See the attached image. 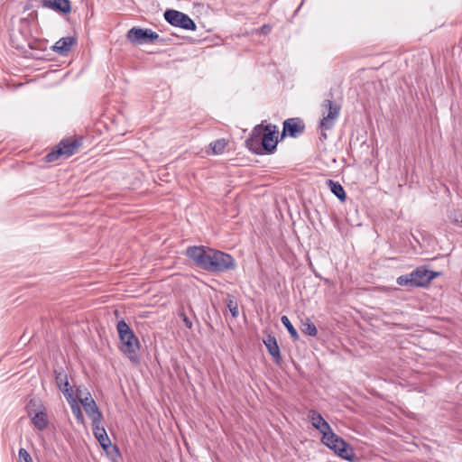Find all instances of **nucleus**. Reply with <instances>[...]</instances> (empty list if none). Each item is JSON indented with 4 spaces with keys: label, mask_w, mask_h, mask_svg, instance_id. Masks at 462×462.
<instances>
[{
    "label": "nucleus",
    "mask_w": 462,
    "mask_h": 462,
    "mask_svg": "<svg viewBox=\"0 0 462 462\" xmlns=\"http://www.w3.org/2000/svg\"><path fill=\"white\" fill-rule=\"evenodd\" d=\"M278 129L273 125H256L251 136L245 141L248 149L255 153H262V151L273 152L277 146Z\"/></svg>",
    "instance_id": "f257e3e1"
},
{
    "label": "nucleus",
    "mask_w": 462,
    "mask_h": 462,
    "mask_svg": "<svg viewBox=\"0 0 462 462\" xmlns=\"http://www.w3.org/2000/svg\"><path fill=\"white\" fill-rule=\"evenodd\" d=\"M116 330L120 339V350L130 361L137 362V352L140 349V342L134 335L133 329L124 320H119L116 324Z\"/></svg>",
    "instance_id": "f03ea898"
},
{
    "label": "nucleus",
    "mask_w": 462,
    "mask_h": 462,
    "mask_svg": "<svg viewBox=\"0 0 462 462\" xmlns=\"http://www.w3.org/2000/svg\"><path fill=\"white\" fill-rule=\"evenodd\" d=\"M322 443L328 448L333 450L335 454L347 461H353L355 458V452L353 448L347 444L342 438L333 432L328 431L326 436L321 438Z\"/></svg>",
    "instance_id": "7ed1b4c3"
},
{
    "label": "nucleus",
    "mask_w": 462,
    "mask_h": 462,
    "mask_svg": "<svg viewBox=\"0 0 462 462\" xmlns=\"http://www.w3.org/2000/svg\"><path fill=\"white\" fill-rule=\"evenodd\" d=\"M322 108V119L319 123L321 129V135L324 139L327 138L326 131L330 130L335 125L340 114V106L332 102L329 99L323 101L321 105Z\"/></svg>",
    "instance_id": "20e7f679"
},
{
    "label": "nucleus",
    "mask_w": 462,
    "mask_h": 462,
    "mask_svg": "<svg viewBox=\"0 0 462 462\" xmlns=\"http://www.w3.org/2000/svg\"><path fill=\"white\" fill-rule=\"evenodd\" d=\"M80 144L81 143L76 139L63 140L57 146L56 150H53L45 156V161L52 162L60 158L67 159L77 152Z\"/></svg>",
    "instance_id": "39448f33"
},
{
    "label": "nucleus",
    "mask_w": 462,
    "mask_h": 462,
    "mask_svg": "<svg viewBox=\"0 0 462 462\" xmlns=\"http://www.w3.org/2000/svg\"><path fill=\"white\" fill-rule=\"evenodd\" d=\"M212 250L213 248L206 246H189L187 248L186 255L199 268L209 272Z\"/></svg>",
    "instance_id": "423d86ee"
},
{
    "label": "nucleus",
    "mask_w": 462,
    "mask_h": 462,
    "mask_svg": "<svg viewBox=\"0 0 462 462\" xmlns=\"http://www.w3.org/2000/svg\"><path fill=\"white\" fill-rule=\"evenodd\" d=\"M210 273H223L236 267L235 259L228 254L213 249L211 253Z\"/></svg>",
    "instance_id": "0eeeda50"
},
{
    "label": "nucleus",
    "mask_w": 462,
    "mask_h": 462,
    "mask_svg": "<svg viewBox=\"0 0 462 462\" xmlns=\"http://www.w3.org/2000/svg\"><path fill=\"white\" fill-rule=\"evenodd\" d=\"M164 19L172 26L185 30H196L194 21L186 14L177 10L170 9L165 11Z\"/></svg>",
    "instance_id": "6e6552de"
},
{
    "label": "nucleus",
    "mask_w": 462,
    "mask_h": 462,
    "mask_svg": "<svg viewBox=\"0 0 462 462\" xmlns=\"http://www.w3.org/2000/svg\"><path fill=\"white\" fill-rule=\"evenodd\" d=\"M159 38V34L151 29L134 27L127 32V39L134 44L152 42Z\"/></svg>",
    "instance_id": "1a4fd4ad"
},
{
    "label": "nucleus",
    "mask_w": 462,
    "mask_h": 462,
    "mask_svg": "<svg viewBox=\"0 0 462 462\" xmlns=\"http://www.w3.org/2000/svg\"><path fill=\"white\" fill-rule=\"evenodd\" d=\"M92 430L95 438L99 442L100 446L107 454H110V449L115 453V456H118V449L116 446H112L111 440L107 436V433L101 424H92Z\"/></svg>",
    "instance_id": "9d476101"
},
{
    "label": "nucleus",
    "mask_w": 462,
    "mask_h": 462,
    "mask_svg": "<svg viewBox=\"0 0 462 462\" xmlns=\"http://www.w3.org/2000/svg\"><path fill=\"white\" fill-rule=\"evenodd\" d=\"M309 420L311 425L318 430L322 436H326L328 431H331L332 429L330 425L324 420L322 415L315 410H310L308 414Z\"/></svg>",
    "instance_id": "9b49d317"
},
{
    "label": "nucleus",
    "mask_w": 462,
    "mask_h": 462,
    "mask_svg": "<svg viewBox=\"0 0 462 462\" xmlns=\"http://www.w3.org/2000/svg\"><path fill=\"white\" fill-rule=\"evenodd\" d=\"M304 130V125L296 118H289L283 122V134L296 137Z\"/></svg>",
    "instance_id": "f8f14e48"
},
{
    "label": "nucleus",
    "mask_w": 462,
    "mask_h": 462,
    "mask_svg": "<svg viewBox=\"0 0 462 462\" xmlns=\"http://www.w3.org/2000/svg\"><path fill=\"white\" fill-rule=\"evenodd\" d=\"M414 287H425L430 283L429 270L419 267L411 273Z\"/></svg>",
    "instance_id": "ddd939ff"
},
{
    "label": "nucleus",
    "mask_w": 462,
    "mask_h": 462,
    "mask_svg": "<svg viewBox=\"0 0 462 462\" xmlns=\"http://www.w3.org/2000/svg\"><path fill=\"white\" fill-rule=\"evenodd\" d=\"M76 43L74 37L67 36L60 39L53 45L52 50L54 52L64 55L70 51L71 47Z\"/></svg>",
    "instance_id": "4468645a"
},
{
    "label": "nucleus",
    "mask_w": 462,
    "mask_h": 462,
    "mask_svg": "<svg viewBox=\"0 0 462 462\" xmlns=\"http://www.w3.org/2000/svg\"><path fill=\"white\" fill-rule=\"evenodd\" d=\"M32 401H31L30 404H32ZM28 409H31V405H29ZM29 416H32V422L36 429L39 430H43L48 425V417L46 412L43 410H41L32 414L31 410H28Z\"/></svg>",
    "instance_id": "2eb2a0df"
},
{
    "label": "nucleus",
    "mask_w": 462,
    "mask_h": 462,
    "mask_svg": "<svg viewBox=\"0 0 462 462\" xmlns=\"http://www.w3.org/2000/svg\"><path fill=\"white\" fill-rule=\"evenodd\" d=\"M263 343L269 352V354L273 356L276 363L281 361V354L280 348L278 346L277 341L274 337L269 335L265 339H263Z\"/></svg>",
    "instance_id": "dca6fc26"
},
{
    "label": "nucleus",
    "mask_w": 462,
    "mask_h": 462,
    "mask_svg": "<svg viewBox=\"0 0 462 462\" xmlns=\"http://www.w3.org/2000/svg\"><path fill=\"white\" fill-rule=\"evenodd\" d=\"M43 5L44 6L56 11H60L64 14L70 12L69 0H43Z\"/></svg>",
    "instance_id": "f3484780"
},
{
    "label": "nucleus",
    "mask_w": 462,
    "mask_h": 462,
    "mask_svg": "<svg viewBox=\"0 0 462 462\" xmlns=\"http://www.w3.org/2000/svg\"><path fill=\"white\" fill-rule=\"evenodd\" d=\"M84 410L88 418L91 420L92 424H101L103 415L99 411L96 402L90 403L89 406H86Z\"/></svg>",
    "instance_id": "a211bd4d"
},
{
    "label": "nucleus",
    "mask_w": 462,
    "mask_h": 462,
    "mask_svg": "<svg viewBox=\"0 0 462 462\" xmlns=\"http://www.w3.org/2000/svg\"><path fill=\"white\" fill-rule=\"evenodd\" d=\"M327 185L330 188L331 192L341 201L346 199V192L342 187V185L337 181L332 180H327Z\"/></svg>",
    "instance_id": "6ab92c4d"
},
{
    "label": "nucleus",
    "mask_w": 462,
    "mask_h": 462,
    "mask_svg": "<svg viewBox=\"0 0 462 462\" xmlns=\"http://www.w3.org/2000/svg\"><path fill=\"white\" fill-rule=\"evenodd\" d=\"M227 145V142L225 139H217L209 143V150L212 154H221Z\"/></svg>",
    "instance_id": "aec40b11"
},
{
    "label": "nucleus",
    "mask_w": 462,
    "mask_h": 462,
    "mask_svg": "<svg viewBox=\"0 0 462 462\" xmlns=\"http://www.w3.org/2000/svg\"><path fill=\"white\" fill-rule=\"evenodd\" d=\"M281 321H282V325L287 328L291 337L294 340H297L299 338V334H298L296 328L293 327V325L290 321L289 318L287 316H282Z\"/></svg>",
    "instance_id": "412c9836"
},
{
    "label": "nucleus",
    "mask_w": 462,
    "mask_h": 462,
    "mask_svg": "<svg viewBox=\"0 0 462 462\" xmlns=\"http://www.w3.org/2000/svg\"><path fill=\"white\" fill-rule=\"evenodd\" d=\"M72 413L74 414L77 421L80 424H84L85 419L81 411V408L77 401L74 402L69 403Z\"/></svg>",
    "instance_id": "4be33fe9"
},
{
    "label": "nucleus",
    "mask_w": 462,
    "mask_h": 462,
    "mask_svg": "<svg viewBox=\"0 0 462 462\" xmlns=\"http://www.w3.org/2000/svg\"><path fill=\"white\" fill-rule=\"evenodd\" d=\"M60 391L63 393V394H64V396L67 399L69 403H71V402H74L75 401H77L76 398L73 395V390L69 386V383L68 381H66L64 383V387H61Z\"/></svg>",
    "instance_id": "5701e85b"
},
{
    "label": "nucleus",
    "mask_w": 462,
    "mask_h": 462,
    "mask_svg": "<svg viewBox=\"0 0 462 462\" xmlns=\"http://www.w3.org/2000/svg\"><path fill=\"white\" fill-rule=\"evenodd\" d=\"M226 307L231 312L234 318H236L239 315L238 305L236 300L233 297H229L226 300Z\"/></svg>",
    "instance_id": "b1692460"
},
{
    "label": "nucleus",
    "mask_w": 462,
    "mask_h": 462,
    "mask_svg": "<svg viewBox=\"0 0 462 462\" xmlns=\"http://www.w3.org/2000/svg\"><path fill=\"white\" fill-rule=\"evenodd\" d=\"M302 332L306 335L315 337L318 333L316 326L310 320L303 324Z\"/></svg>",
    "instance_id": "393cba45"
},
{
    "label": "nucleus",
    "mask_w": 462,
    "mask_h": 462,
    "mask_svg": "<svg viewBox=\"0 0 462 462\" xmlns=\"http://www.w3.org/2000/svg\"><path fill=\"white\" fill-rule=\"evenodd\" d=\"M396 282L400 286L414 287L411 273L399 276L396 280Z\"/></svg>",
    "instance_id": "a878e982"
},
{
    "label": "nucleus",
    "mask_w": 462,
    "mask_h": 462,
    "mask_svg": "<svg viewBox=\"0 0 462 462\" xmlns=\"http://www.w3.org/2000/svg\"><path fill=\"white\" fill-rule=\"evenodd\" d=\"M18 456H19V462H32V458L31 455L23 448H21L19 449Z\"/></svg>",
    "instance_id": "bb28decb"
},
{
    "label": "nucleus",
    "mask_w": 462,
    "mask_h": 462,
    "mask_svg": "<svg viewBox=\"0 0 462 462\" xmlns=\"http://www.w3.org/2000/svg\"><path fill=\"white\" fill-rule=\"evenodd\" d=\"M66 381H68V378L65 374H62V373L57 374L56 382H57V384H58L60 390H61V387H64V383Z\"/></svg>",
    "instance_id": "cd10ccee"
},
{
    "label": "nucleus",
    "mask_w": 462,
    "mask_h": 462,
    "mask_svg": "<svg viewBox=\"0 0 462 462\" xmlns=\"http://www.w3.org/2000/svg\"><path fill=\"white\" fill-rule=\"evenodd\" d=\"M79 402L82 404L83 408H85L86 406H89L90 403L95 402V400L92 398L90 393H86Z\"/></svg>",
    "instance_id": "c85d7f7f"
},
{
    "label": "nucleus",
    "mask_w": 462,
    "mask_h": 462,
    "mask_svg": "<svg viewBox=\"0 0 462 462\" xmlns=\"http://www.w3.org/2000/svg\"><path fill=\"white\" fill-rule=\"evenodd\" d=\"M86 393H89V392L78 388L76 391V397H75L77 402L78 401L79 402L80 400H82V398H84V395Z\"/></svg>",
    "instance_id": "c756f323"
},
{
    "label": "nucleus",
    "mask_w": 462,
    "mask_h": 462,
    "mask_svg": "<svg viewBox=\"0 0 462 462\" xmlns=\"http://www.w3.org/2000/svg\"><path fill=\"white\" fill-rule=\"evenodd\" d=\"M439 275V273L438 272H432V271H430L429 270V275H428V278H430V282L434 279L436 278L437 276Z\"/></svg>",
    "instance_id": "7c9ffc66"
},
{
    "label": "nucleus",
    "mask_w": 462,
    "mask_h": 462,
    "mask_svg": "<svg viewBox=\"0 0 462 462\" xmlns=\"http://www.w3.org/2000/svg\"><path fill=\"white\" fill-rule=\"evenodd\" d=\"M184 322L188 328H191L192 323L187 318L184 319Z\"/></svg>",
    "instance_id": "2f4dec72"
},
{
    "label": "nucleus",
    "mask_w": 462,
    "mask_h": 462,
    "mask_svg": "<svg viewBox=\"0 0 462 462\" xmlns=\"http://www.w3.org/2000/svg\"><path fill=\"white\" fill-rule=\"evenodd\" d=\"M267 29L269 30V28H268L266 25H263V26L262 27V30H263V32L267 31Z\"/></svg>",
    "instance_id": "473e14b6"
}]
</instances>
